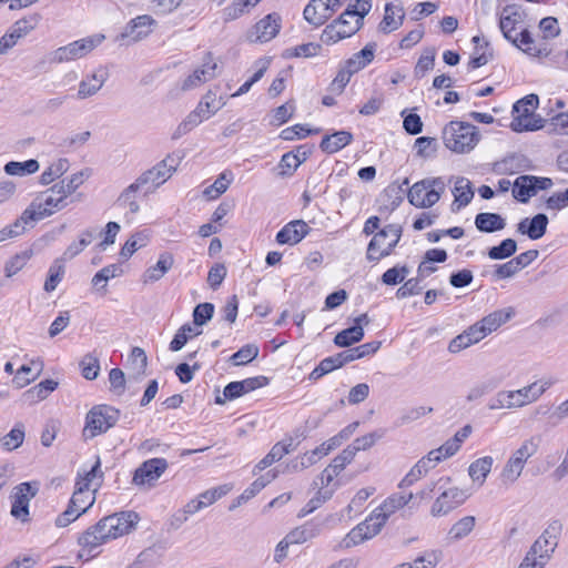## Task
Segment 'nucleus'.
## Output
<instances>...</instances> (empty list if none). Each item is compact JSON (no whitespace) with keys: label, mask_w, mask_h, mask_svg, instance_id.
<instances>
[{"label":"nucleus","mask_w":568,"mask_h":568,"mask_svg":"<svg viewBox=\"0 0 568 568\" xmlns=\"http://www.w3.org/2000/svg\"><path fill=\"white\" fill-rule=\"evenodd\" d=\"M136 520L138 515L132 511L106 516L79 537V545L91 554L101 545L130 532Z\"/></svg>","instance_id":"obj_1"},{"label":"nucleus","mask_w":568,"mask_h":568,"mask_svg":"<svg viewBox=\"0 0 568 568\" xmlns=\"http://www.w3.org/2000/svg\"><path fill=\"white\" fill-rule=\"evenodd\" d=\"M523 22V14L515 6H506L499 16V29L506 40L530 57L546 58L552 49L542 40H534L531 33L524 29L519 36L513 34Z\"/></svg>","instance_id":"obj_2"},{"label":"nucleus","mask_w":568,"mask_h":568,"mask_svg":"<svg viewBox=\"0 0 568 568\" xmlns=\"http://www.w3.org/2000/svg\"><path fill=\"white\" fill-rule=\"evenodd\" d=\"M514 315L515 311L513 307L496 310L489 313L480 321L469 326L462 334L454 337L448 344V351L456 354L474 344H477L511 320Z\"/></svg>","instance_id":"obj_3"},{"label":"nucleus","mask_w":568,"mask_h":568,"mask_svg":"<svg viewBox=\"0 0 568 568\" xmlns=\"http://www.w3.org/2000/svg\"><path fill=\"white\" fill-rule=\"evenodd\" d=\"M450 477L443 476L435 481L428 483L420 491L422 499L429 498L434 491L439 495L430 507V515L433 517H442L448 515L450 511L459 507L468 498L465 490L450 485Z\"/></svg>","instance_id":"obj_4"},{"label":"nucleus","mask_w":568,"mask_h":568,"mask_svg":"<svg viewBox=\"0 0 568 568\" xmlns=\"http://www.w3.org/2000/svg\"><path fill=\"white\" fill-rule=\"evenodd\" d=\"M556 379L548 377L536 381L516 390H499L488 403L490 410L515 409L536 402Z\"/></svg>","instance_id":"obj_5"},{"label":"nucleus","mask_w":568,"mask_h":568,"mask_svg":"<svg viewBox=\"0 0 568 568\" xmlns=\"http://www.w3.org/2000/svg\"><path fill=\"white\" fill-rule=\"evenodd\" d=\"M540 442L539 436H530L510 454L499 474V480L504 487L513 486L520 478L528 459L537 454Z\"/></svg>","instance_id":"obj_6"},{"label":"nucleus","mask_w":568,"mask_h":568,"mask_svg":"<svg viewBox=\"0 0 568 568\" xmlns=\"http://www.w3.org/2000/svg\"><path fill=\"white\" fill-rule=\"evenodd\" d=\"M443 140L447 149L456 153H467L479 142V133L475 125L452 121L443 130Z\"/></svg>","instance_id":"obj_7"},{"label":"nucleus","mask_w":568,"mask_h":568,"mask_svg":"<svg viewBox=\"0 0 568 568\" xmlns=\"http://www.w3.org/2000/svg\"><path fill=\"white\" fill-rule=\"evenodd\" d=\"M445 190L446 181L444 178H426L410 186L407 199L415 207L428 209L439 201Z\"/></svg>","instance_id":"obj_8"},{"label":"nucleus","mask_w":568,"mask_h":568,"mask_svg":"<svg viewBox=\"0 0 568 568\" xmlns=\"http://www.w3.org/2000/svg\"><path fill=\"white\" fill-rule=\"evenodd\" d=\"M402 226L398 224H388L376 232L368 243L366 258L377 263L390 255L402 237Z\"/></svg>","instance_id":"obj_9"},{"label":"nucleus","mask_w":568,"mask_h":568,"mask_svg":"<svg viewBox=\"0 0 568 568\" xmlns=\"http://www.w3.org/2000/svg\"><path fill=\"white\" fill-rule=\"evenodd\" d=\"M119 417V409L110 405L101 404L93 406L85 416L83 436L87 439H92L106 433L118 423Z\"/></svg>","instance_id":"obj_10"},{"label":"nucleus","mask_w":568,"mask_h":568,"mask_svg":"<svg viewBox=\"0 0 568 568\" xmlns=\"http://www.w3.org/2000/svg\"><path fill=\"white\" fill-rule=\"evenodd\" d=\"M104 39V34L95 33L70 42L67 45L58 48L53 52L52 60L58 63H63L81 59L99 47Z\"/></svg>","instance_id":"obj_11"},{"label":"nucleus","mask_w":568,"mask_h":568,"mask_svg":"<svg viewBox=\"0 0 568 568\" xmlns=\"http://www.w3.org/2000/svg\"><path fill=\"white\" fill-rule=\"evenodd\" d=\"M156 20L150 14H141L131 19L116 36L115 42L130 45L148 38L156 28Z\"/></svg>","instance_id":"obj_12"},{"label":"nucleus","mask_w":568,"mask_h":568,"mask_svg":"<svg viewBox=\"0 0 568 568\" xmlns=\"http://www.w3.org/2000/svg\"><path fill=\"white\" fill-rule=\"evenodd\" d=\"M355 12L344 11L338 19L326 26L321 40L326 44H334L355 34L362 24L354 18Z\"/></svg>","instance_id":"obj_13"},{"label":"nucleus","mask_w":568,"mask_h":568,"mask_svg":"<svg viewBox=\"0 0 568 568\" xmlns=\"http://www.w3.org/2000/svg\"><path fill=\"white\" fill-rule=\"evenodd\" d=\"M67 195L62 190V184H54L45 192L42 193L39 199L37 209L31 210L29 219L33 221L42 220L43 217L50 216L53 213L64 209L67 203Z\"/></svg>","instance_id":"obj_14"},{"label":"nucleus","mask_w":568,"mask_h":568,"mask_svg":"<svg viewBox=\"0 0 568 568\" xmlns=\"http://www.w3.org/2000/svg\"><path fill=\"white\" fill-rule=\"evenodd\" d=\"M94 501V491L81 490V488L74 489L67 509L57 517L55 525L58 527H67L90 509Z\"/></svg>","instance_id":"obj_15"},{"label":"nucleus","mask_w":568,"mask_h":568,"mask_svg":"<svg viewBox=\"0 0 568 568\" xmlns=\"http://www.w3.org/2000/svg\"><path fill=\"white\" fill-rule=\"evenodd\" d=\"M175 169L174 159L168 156L152 169L143 172L138 180L145 187V192H149L166 182Z\"/></svg>","instance_id":"obj_16"},{"label":"nucleus","mask_w":568,"mask_h":568,"mask_svg":"<svg viewBox=\"0 0 568 568\" xmlns=\"http://www.w3.org/2000/svg\"><path fill=\"white\" fill-rule=\"evenodd\" d=\"M280 30L281 17L273 12L257 21L247 32L246 38L252 43H264L275 38Z\"/></svg>","instance_id":"obj_17"},{"label":"nucleus","mask_w":568,"mask_h":568,"mask_svg":"<svg viewBox=\"0 0 568 568\" xmlns=\"http://www.w3.org/2000/svg\"><path fill=\"white\" fill-rule=\"evenodd\" d=\"M268 384V378L265 376H255L245 378L239 382L229 383L223 389V397L216 396V404H224L225 400H233L247 394L252 390L266 386Z\"/></svg>","instance_id":"obj_18"},{"label":"nucleus","mask_w":568,"mask_h":568,"mask_svg":"<svg viewBox=\"0 0 568 568\" xmlns=\"http://www.w3.org/2000/svg\"><path fill=\"white\" fill-rule=\"evenodd\" d=\"M556 530V524L550 525L534 542L526 556L534 560H542V564L546 565L557 546Z\"/></svg>","instance_id":"obj_19"},{"label":"nucleus","mask_w":568,"mask_h":568,"mask_svg":"<svg viewBox=\"0 0 568 568\" xmlns=\"http://www.w3.org/2000/svg\"><path fill=\"white\" fill-rule=\"evenodd\" d=\"M168 468L164 458H152L144 462L134 473L133 483L138 486H153Z\"/></svg>","instance_id":"obj_20"},{"label":"nucleus","mask_w":568,"mask_h":568,"mask_svg":"<svg viewBox=\"0 0 568 568\" xmlns=\"http://www.w3.org/2000/svg\"><path fill=\"white\" fill-rule=\"evenodd\" d=\"M36 493L37 490L29 483H22L14 488L10 513L16 519L22 523L29 520V503Z\"/></svg>","instance_id":"obj_21"},{"label":"nucleus","mask_w":568,"mask_h":568,"mask_svg":"<svg viewBox=\"0 0 568 568\" xmlns=\"http://www.w3.org/2000/svg\"><path fill=\"white\" fill-rule=\"evenodd\" d=\"M217 64L210 53L206 54L203 63L190 74L182 84V90L195 89L216 77Z\"/></svg>","instance_id":"obj_22"},{"label":"nucleus","mask_w":568,"mask_h":568,"mask_svg":"<svg viewBox=\"0 0 568 568\" xmlns=\"http://www.w3.org/2000/svg\"><path fill=\"white\" fill-rule=\"evenodd\" d=\"M108 78L109 73L103 68H99L91 74H87L79 83L75 98L78 100H84L95 95L102 89Z\"/></svg>","instance_id":"obj_23"},{"label":"nucleus","mask_w":568,"mask_h":568,"mask_svg":"<svg viewBox=\"0 0 568 568\" xmlns=\"http://www.w3.org/2000/svg\"><path fill=\"white\" fill-rule=\"evenodd\" d=\"M379 529L375 527V524L367 517L364 521L355 526L342 540L341 546L343 548H352L362 542L374 538L379 534Z\"/></svg>","instance_id":"obj_24"},{"label":"nucleus","mask_w":568,"mask_h":568,"mask_svg":"<svg viewBox=\"0 0 568 568\" xmlns=\"http://www.w3.org/2000/svg\"><path fill=\"white\" fill-rule=\"evenodd\" d=\"M310 232V226L302 220L287 223L276 234L278 244L294 245L301 242Z\"/></svg>","instance_id":"obj_25"},{"label":"nucleus","mask_w":568,"mask_h":568,"mask_svg":"<svg viewBox=\"0 0 568 568\" xmlns=\"http://www.w3.org/2000/svg\"><path fill=\"white\" fill-rule=\"evenodd\" d=\"M548 222V216L539 213L532 219H523L517 224V232L527 235L530 240H539L546 234Z\"/></svg>","instance_id":"obj_26"},{"label":"nucleus","mask_w":568,"mask_h":568,"mask_svg":"<svg viewBox=\"0 0 568 568\" xmlns=\"http://www.w3.org/2000/svg\"><path fill=\"white\" fill-rule=\"evenodd\" d=\"M174 265V257L169 252H163L159 255V260L155 265H152L145 270L142 275L144 284L154 283L160 281Z\"/></svg>","instance_id":"obj_27"},{"label":"nucleus","mask_w":568,"mask_h":568,"mask_svg":"<svg viewBox=\"0 0 568 568\" xmlns=\"http://www.w3.org/2000/svg\"><path fill=\"white\" fill-rule=\"evenodd\" d=\"M375 47L374 43L366 44L359 52L346 60L342 68L348 71L351 75L357 73L373 61Z\"/></svg>","instance_id":"obj_28"},{"label":"nucleus","mask_w":568,"mask_h":568,"mask_svg":"<svg viewBox=\"0 0 568 568\" xmlns=\"http://www.w3.org/2000/svg\"><path fill=\"white\" fill-rule=\"evenodd\" d=\"M145 191V187L136 179L133 183L126 186L116 200V204L123 209H128L129 213L135 214L140 210L136 201L138 192Z\"/></svg>","instance_id":"obj_29"},{"label":"nucleus","mask_w":568,"mask_h":568,"mask_svg":"<svg viewBox=\"0 0 568 568\" xmlns=\"http://www.w3.org/2000/svg\"><path fill=\"white\" fill-rule=\"evenodd\" d=\"M229 493L227 486H220L209 490L203 491L197 496V498L191 499L189 501V508L191 511H195V514L210 505L214 504L221 497Z\"/></svg>","instance_id":"obj_30"},{"label":"nucleus","mask_w":568,"mask_h":568,"mask_svg":"<svg viewBox=\"0 0 568 568\" xmlns=\"http://www.w3.org/2000/svg\"><path fill=\"white\" fill-rule=\"evenodd\" d=\"M405 13L402 7L386 3L385 14L379 23V30L384 33L397 30L404 21Z\"/></svg>","instance_id":"obj_31"},{"label":"nucleus","mask_w":568,"mask_h":568,"mask_svg":"<svg viewBox=\"0 0 568 568\" xmlns=\"http://www.w3.org/2000/svg\"><path fill=\"white\" fill-rule=\"evenodd\" d=\"M454 203L453 210H459L470 203L474 197V191L471 187V183L466 178H459L455 182V186L453 190Z\"/></svg>","instance_id":"obj_32"},{"label":"nucleus","mask_w":568,"mask_h":568,"mask_svg":"<svg viewBox=\"0 0 568 568\" xmlns=\"http://www.w3.org/2000/svg\"><path fill=\"white\" fill-rule=\"evenodd\" d=\"M353 140V135L348 131H337L331 135L323 138L321 142L322 151L326 153H335L348 145Z\"/></svg>","instance_id":"obj_33"},{"label":"nucleus","mask_w":568,"mask_h":568,"mask_svg":"<svg viewBox=\"0 0 568 568\" xmlns=\"http://www.w3.org/2000/svg\"><path fill=\"white\" fill-rule=\"evenodd\" d=\"M475 225L480 232L493 233L504 230L506 221L497 213H479L475 217Z\"/></svg>","instance_id":"obj_34"},{"label":"nucleus","mask_w":568,"mask_h":568,"mask_svg":"<svg viewBox=\"0 0 568 568\" xmlns=\"http://www.w3.org/2000/svg\"><path fill=\"white\" fill-rule=\"evenodd\" d=\"M30 28L27 20L17 21L11 31L0 38V54L7 53L9 49L16 45L17 41L29 32Z\"/></svg>","instance_id":"obj_35"},{"label":"nucleus","mask_w":568,"mask_h":568,"mask_svg":"<svg viewBox=\"0 0 568 568\" xmlns=\"http://www.w3.org/2000/svg\"><path fill=\"white\" fill-rule=\"evenodd\" d=\"M42 372L41 362H31V365H22L16 373L12 382L18 388H23L36 381Z\"/></svg>","instance_id":"obj_36"},{"label":"nucleus","mask_w":568,"mask_h":568,"mask_svg":"<svg viewBox=\"0 0 568 568\" xmlns=\"http://www.w3.org/2000/svg\"><path fill=\"white\" fill-rule=\"evenodd\" d=\"M494 459L491 456H485L476 459L469 465L468 475L475 481L483 485L491 471Z\"/></svg>","instance_id":"obj_37"},{"label":"nucleus","mask_w":568,"mask_h":568,"mask_svg":"<svg viewBox=\"0 0 568 568\" xmlns=\"http://www.w3.org/2000/svg\"><path fill=\"white\" fill-rule=\"evenodd\" d=\"M94 239V231L87 229L79 234V240L72 242L63 252L62 260L70 261L78 256L81 252L89 246Z\"/></svg>","instance_id":"obj_38"},{"label":"nucleus","mask_w":568,"mask_h":568,"mask_svg":"<svg viewBox=\"0 0 568 568\" xmlns=\"http://www.w3.org/2000/svg\"><path fill=\"white\" fill-rule=\"evenodd\" d=\"M233 180L234 174L232 171L225 170L216 178L213 184L203 191V194L210 200L217 199L220 195L226 192Z\"/></svg>","instance_id":"obj_39"},{"label":"nucleus","mask_w":568,"mask_h":568,"mask_svg":"<svg viewBox=\"0 0 568 568\" xmlns=\"http://www.w3.org/2000/svg\"><path fill=\"white\" fill-rule=\"evenodd\" d=\"M226 104L223 97L217 98L216 92L209 90L196 105V110L207 114V119L214 115L220 109Z\"/></svg>","instance_id":"obj_40"},{"label":"nucleus","mask_w":568,"mask_h":568,"mask_svg":"<svg viewBox=\"0 0 568 568\" xmlns=\"http://www.w3.org/2000/svg\"><path fill=\"white\" fill-rule=\"evenodd\" d=\"M70 168L69 160L60 158L53 161L41 174L40 182L43 185H48L62 176Z\"/></svg>","instance_id":"obj_41"},{"label":"nucleus","mask_w":568,"mask_h":568,"mask_svg":"<svg viewBox=\"0 0 568 568\" xmlns=\"http://www.w3.org/2000/svg\"><path fill=\"white\" fill-rule=\"evenodd\" d=\"M476 524L474 516H465L456 521L449 529L447 538L449 541H457L468 536Z\"/></svg>","instance_id":"obj_42"},{"label":"nucleus","mask_w":568,"mask_h":568,"mask_svg":"<svg viewBox=\"0 0 568 568\" xmlns=\"http://www.w3.org/2000/svg\"><path fill=\"white\" fill-rule=\"evenodd\" d=\"M320 534V527L313 523H306L303 526H300L292 531H290L286 537L287 540L293 545H298L306 542L307 540L316 537Z\"/></svg>","instance_id":"obj_43"},{"label":"nucleus","mask_w":568,"mask_h":568,"mask_svg":"<svg viewBox=\"0 0 568 568\" xmlns=\"http://www.w3.org/2000/svg\"><path fill=\"white\" fill-rule=\"evenodd\" d=\"M64 262L67 261L62 260V257H59L54 260L51 266L49 267L48 277L43 286V290L45 292L50 293L54 291L58 284L62 281L63 275L65 273Z\"/></svg>","instance_id":"obj_44"},{"label":"nucleus","mask_w":568,"mask_h":568,"mask_svg":"<svg viewBox=\"0 0 568 568\" xmlns=\"http://www.w3.org/2000/svg\"><path fill=\"white\" fill-rule=\"evenodd\" d=\"M513 195L521 203L528 202L529 199L535 195L534 185L529 175H520L515 180L513 184Z\"/></svg>","instance_id":"obj_45"},{"label":"nucleus","mask_w":568,"mask_h":568,"mask_svg":"<svg viewBox=\"0 0 568 568\" xmlns=\"http://www.w3.org/2000/svg\"><path fill=\"white\" fill-rule=\"evenodd\" d=\"M364 337V329L359 325H354L342 332L337 333L334 337L335 345L339 347H348L355 343H358Z\"/></svg>","instance_id":"obj_46"},{"label":"nucleus","mask_w":568,"mask_h":568,"mask_svg":"<svg viewBox=\"0 0 568 568\" xmlns=\"http://www.w3.org/2000/svg\"><path fill=\"white\" fill-rule=\"evenodd\" d=\"M277 477V471L275 469L267 471L265 475L255 479L250 487H247L244 493L239 497V504L242 500H247L260 493L267 484L274 480Z\"/></svg>","instance_id":"obj_47"},{"label":"nucleus","mask_w":568,"mask_h":568,"mask_svg":"<svg viewBox=\"0 0 568 568\" xmlns=\"http://www.w3.org/2000/svg\"><path fill=\"white\" fill-rule=\"evenodd\" d=\"M343 361L341 358L339 353L328 356L320 362V364L313 369L310 377L313 379H318L322 376L333 372L334 369H337L342 367Z\"/></svg>","instance_id":"obj_48"},{"label":"nucleus","mask_w":568,"mask_h":568,"mask_svg":"<svg viewBox=\"0 0 568 568\" xmlns=\"http://www.w3.org/2000/svg\"><path fill=\"white\" fill-rule=\"evenodd\" d=\"M39 170V162L30 159L24 162L10 161L4 165V172L9 175L23 176L26 174H32Z\"/></svg>","instance_id":"obj_49"},{"label":"nucleus","mask_w":568,"mask_h":568,"mask_svg":"<svg viewBox=\"0 0 568 568\" xmlns=\"http://www.w3.org/2000/svg\"><path fill=\"white\" fill-rule=\"evenodd\" d=\"M128 363L130 369L134 372L135 379H139L141 376H143L148 365V357L144 349L141 347H133Z\"/></svg>","instance_id":"obj_50"},{"label":"nucleus","mask_w":568,"mask_h":568,"mask_svg":"<svg viewBox=\"0 0 568 568\" xmlns=\"http://www.w3.org/2000/svg\"><path fill=\"white\" fill-rule=\"evenodd\" d=\"M24 440V426L22 423H17L14 427L1 438L2 447L11 452L22 445Z\"/></svg>","instance_id":"obj_51"},{"label":"nucleus","mask_w":568,"mask_h":568,"mask_svg":"<svg viewBox=\"0 0 568 568\" xmlns=\"http://www.w3.org/2000/svg\"><path fill=\"white\" fill-rule=\"evenodd\" d=\"M516 251V241L513 239H505L499 243V245L493 246L488 250V257L490 260H505L513 256Z\"/></svg>","instance_id":"obj_52"},{"label":"nucleus","mask_w":568,"mask_h":568,"mask_svg":"<svg viewBox=\"0 0 568 568\" xmlns=\"http://www.w3.org/2000/svg\"><path fill=\"white\" fill-rule=\"evenodd\" d=\"M92 174L91 169H83L77 173H73L67 181L63 180L59 184H62V190L67 196L74 193Z\"/></svg>","instance_id":"obj_53"},{"label":"nucleus","mask_w":568,"mask_h":568,"mask_svg":"<svg viewBox=\"0 0 568 568\" xmlns=\"http://www.w3.org/2000/svg\"><path fill=\"white\" fill-rule=\"evenodd\" d=\"M337 477L336 473L332 470L328 466H326L322 473L314 479L313 485L317 487V489L332 490V496L338 487V483L334 481Z\"/></svg>","instance_id":"obj_54"},{"label":"nucleus","mask_w":568,"mask_h":568,"mask_svg":"<svg viewBox=\"0 0 568 568\" xmlns=\"http://www.w3.org/2000/svg\"><path fill=\"white\" fill-rule=\"evenodd\" d=\"M332 498V490L317 489L314 497L300 510L298 517H305L320 508L325 501Z\"/></svg>","instance_id":"obj_55"},{"label":"nucleus","mask_w":568,"mask_h":568,"mask_svg":"<svg viewBox=\"0 0 568 568\" xmlns=\"http://www.w3.org/2000/svg\"><path fill=\"white\" fill-rule=\"evenodd\" d=\"M321 49H322V47L318 43H314V42L303 43V44L296 45L294 48L287 49L285 51V57H287V58L316 57L320 53Z\"/></svg>","instance_id":"obj_56"},{"label":"nucleus","mask_w":568,"mask_h":568,"mask_svg":"<svg viewBox=\"0 0 568 568\" xmlns=\"http://www.w3.org/2000/svg\"><path fill=\"white\" fill-rule=\"evenodd\" d=\"M258 347L254 344H247L241 347L236 353L231 356V361L234 365H245L251 363L258 356Z\"/></svg>","instance_id":"obj_57"},{"label":"nucleus","mask_w":568,"mask_h":568,"mask_svg":"<svg viewBox=\"0 0 568 568\" xmlns=\"http://www.w3.org/2000/svg\"><path fill=\"white\" fill-rule=\"evenodd\" d=\"M148 236L143 233L133 234L122 246L120 255L123 258L131 257L138 250L145 246Z\"/></svg>","instance_id":"obj_58"},{"label":"nucleus","mask_w":568,"mask_h":568,"mask_svg":"<svg viewBox=\"0 0 568 568\" xmlns=\"http://www.w3.org/2000/svg\"><path fill=\"white\" fill-rule=\"evenodd\" d=\"M394 513H396L394 506L388 505L387 500L385 499L383 504L375 508L368 517L375 524V527L382 530L388 518Z\"/></svg>","instance_id":"obj_59"},{"label":"nucleus","mask_w":568,"mask_h":568,"mask_svg":"<svg viewBox=\"0 0 568 568\" xmlns=\"http://www.w3.org/2000/svg\"><path fill=\"white\" fill-rule=\"evenodd\" d=\"M539 29L542 33L541 38H537L536 40H542L547 44L549 39H554L560 33V28L558 20L554 17H546L540 20L539 22ZM550 48V45H548Z\"/></svg>","instance_id":"obj_60"},{"label":"nucleus","mask_w":568,"mask_h":568,"mask_svg":"<svg viewBox=\"0 0 568 568\" xmlns=\"http://www.w3.org/2000/svg\"><path fill=\"white\" fill-rule=\"evenodd\" d=\"M539 128L540 125L534 120L532 115L527 114H514L510 122V129L515 132L535 131Z\"/></svg>","instance_id":"obj_61"},{"label":"nucleus","mask_w":568,"mask_h":568,"mask_svg":"<svg viewBox=\"0 0 568 568\" xmlns=\"http://www.w3.org/2000/svg\"><path fill=\"white\" fill-rule=\"evenodd\" d=\"M409 274V268L406 265H396L392 268H388L382 275V282L385 285H396L402 283L405 277Z\"/></svg>","instance_id":"obj_62"},{"label":"nucleus","mask_w":568,"mask_h":568,"mask_svg":"<svg viewBox=\"0 0 568 568\" xmlns=\"http://www.w3.org/2000/svg\"><path fill=\"white\" fill-rule=\"evenodd\" d=\"M81 373L85 379L93 381L99 376L100 372V363L99 359L88 354L80 362Z\"/></svg>","instance_id":"obj_63"},{"label":"nucleus","mask_w":568,"mask_h":568,"mask_svg":"<svg viewBox=\"0 0 568 568\" xmlns=\"http://www.w3.org/2000/svg\"><path fill=\"white\" fill-rule=\"evenodd\" d=\"M438 562V555L430 552L425 556L416 558L413 562H406L396 566L395 568H435Z\"/></svg>","instance_id":"obj_64"}]
</instances>
